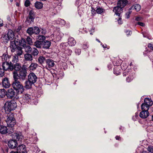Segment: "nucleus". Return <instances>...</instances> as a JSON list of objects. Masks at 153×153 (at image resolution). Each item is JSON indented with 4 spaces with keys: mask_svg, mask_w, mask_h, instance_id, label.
Returning <instances> with one entry per match:
<instances>
[{
    "mask_svg": "<svg viewBox=\"0 0 153 153\" xmlns=\"http://www.w3.org/2000/svg\"><path fill=\"white\" fill-rule=\"evenodd\" d=\"M26 40L27 43L30 45H32L33 44V43L32 41V39L29 36H27V37Z\"/></svg>",
    "mask_w": 153,
    "mask_h": 153,
    "instance_id": "nucleus-41",
    "label": "nucleus"
},
{
    "mask_svg": "<svg viewBox=\"0 0 153 153\" xmlns=\"http://www.w3.org/2000/svg\"><path fill=\"white\" fill-rule=\"evenodd\" d=\"M45 58L43 56H39L38 59V63L40 65H42L45 62L46 60Z\"/></svg>",
    "mask_w": 153,
    "mask_h": 153,
    "instance_id": "nucleus-29",
    "label": "nucleus"
},
{
    "mask_svg": "<svg viewBox=\"0 0 153 153\" xmlns=\"http://www.w3.org/2000/svg\"><path fill=\"white\" fill-rule=\"evenodd\" d=\"M9 129H8L7 127L1 125L0 126V133L2 134H4L7 133H9V130H8Z\"/></svg>",
    "mask_w": 153,
    "mask_h": 153,
    "instance_id": "nucleus-16",
    "label": "nucleus"
},
{
    "mask_svg": "<svg viewBox=\"0 0 153 153\" xmlns=\"http://www.w3.org/2000/svg\"><path fill=\"white\" fill-rule=\"evenodd\" d=\"M6 92V97L8 99H11L15 97L16 95V93L14 89L12 88L8 89Z\"/></svg>",
    "mask_w": 153,
    "mask_h": 153,
    "instance_id": "nucleus-6",
    "label": "nucleus"
},
{
    "mask_svg": "<svg viewBox=\"0 0 153 153\" xmlns=\"http://www.w3.org/2000/svg\"><path fill=\"white\" fill-rule=\"evenodd\" d=\"M105 10L104 9L100 7H97L96 10L97 13L99 14H100L102 13Z\"/></svg>",
    "mask_w": 153,
    "mask_h": 153,
    "instance_id": "nucleus-43",
    "label": "nucleus"
},
{
    "mask_svg": "<svg viewBox=\"0 0 153 153\" xmlns=\"http://www.w3.org/2000/svg\"><path fill=\"white\" fill-rule=\"evenodd\" d=\"M43 42L36 40L33 43V45L36 47L37 48L40 49L42 48Z\"/></svg>",
    "mask_w": 153,
    "mask_h": 153,
    "instance_id": "nucleus-19",
    "label": "nucleus"
},
{
    "mask_svg": "<svg viewBox=\"0 0 153 153\" xmlns=\"http://www.w3.org/2000/svg\"><path fill=\"white\" fill-rule=\"evenodd\" d=\"M149 113L147 111L142 110L140 114V117L142 119H145L147 118L149 115Z\"/></svg>",
    "mask_w": 153,
    "mask_h": 153,
    "instance_id": "nucleus-15",
    "label": "nucleus"
},
{
    "mask_svg": "<svg viewBox=\"0 0 153 153\" xmlns=\"http://www.w3.org/2000/svg\"><path fill=\"white\" fill-rule=\"evenodd\" d=\"M128 2L127 0H119L117 3V5L123 8L126 6Z\"/></svg>",
    "mask_w": 153,
    "mask_h": 153,
    "instance_id": "nucleus-17",
    "label": "nucleus"
},
{
    "mask_svg": "<svg viewBox=\"0 0 153 153\" xmlns=\"http://www.w3.org/2000/svg\"><path fill=\"white\" fill-rule=\"evenodd\" d=\"M25 59L26 61H32L33 60L32 55L30 53H26L24 55Z\"/></svg>",
    "mask_w": 153,
    "mask_h": 153,
    "instance_id": "nucleus-26",
    "label": "nucleus"
},
{
    "mask_svg": "<svg viewBox=\"0 0 153 153\" xmlns=\"http://www.w3.org/2000/svg\"><path fill=\"white\" fill-rule=\"evenodd\" d=\"M131 80V79L129 77H128L126 79V81L128 82H129Z\"/></svg>",
    "mask_w": 153,
    "mask_h": 153,
    "instance_id": "nucleus-61",
    "label": "nucleus"
},
{
    "mask_svg": "<svg viewBox=\"0 0 153 153\" xmlns=\"http://www.w3.org/2000/svg\"><path fill=\"white\" fill-rule=\"evenodd\" d=\"M114 73L116 75H120V67L116 66L114 69Z\"/></svg>",
    "mask_w": 153,
    "mask_h": 153,
    "instance_id": "nucleus-33",
    "label": "nucleus"
},
{
    "mask_svg": "<svg viewBox=\"0 0 153 153\" xmlns=\"http://www.w3.org/2000/svg\"><path fill=\"white\" fill-rule=\"evenodd\" d=\"M36 39L37 40H39L40 41L44 42L45 39V37L43 35H39L36 36Z\"/></svg>",
    "mask_w": 153,
    "mask_h": 153,
    "instance_id": "nucleus-40",
    "label": "nucleus"
},
{
    "mask_svg": "<svg viewBox=\"0 0 153 153\" xmlns=\"http://www.w3.org/2000/svg\"><path fill=\"white\" fill-rule=\"evenodd\" d=\"M72 52V50L69 49H68L65 51V53L67 54L68 55H71Z\"/></svg>",
    "mask_w": 153,
    "mask_h": 153,
    "instance_id": "nucleus-48",
    "label": "nucleus"
},
{
    "mask_svg": "<svg viewBox=\"0 0 153 153\" xmlns=\"http://www.w3.org/2000/svg\"><path fill=\"white\" fill-rule=\"evenodd\" d=\"M21 29L22 27L21 26H19L15 30V31L17 33H19L20 32Z\"/></svg>",
    "mask_w": 153,
    "mask_h": 153,
    "instance_id": "nucleus-54",
    "label": "nucleus"
},
{
    "mask_svg": "<svg viewBox=\"0 0 153 153\" xmlns=\"http://www.w3.org/2000/svg\"><path fill=\"white\" fill-rule=\"evenodd\" d=\"M75 53L78 55H79L81 53V50L79 49H76L75 51Z\"/></svg>",
    "mask_w": 153,
    "mask_h": 153,
    "instance_id": "nucleus-53",
    "label": "nucleus"
},
{
    "mask_svg": "<svg viewBox=\"0 0 153 153\" xmlns=\"http://www.w3.org/2000/svg\"><path fill=\"white\" fill-rule=\"evenodd\" d=\"M148 47L151 49L153 50V43H149L148 45Z\"/></svg>",
    "mask_w": 153,
    "mask_h": 153,
    "instance_id": "nucleus-57",
    "label": "nucleus"
},
{
    "mask_svg": "<svg viewBox=\"0 0 153 153\" xmlns=\"http://www.w3.org/2000/svg\"><path fill=\"white\" fill-rule=\"evenodd\" d=\"M17 107V104L14 101L11 100L6 102L3 107V109L6 113L8 114L10 111L15 109Z\"/></svg>",
    "mask_w": 153,
    "mask_h": 153,
    "instance_id": "nucleus-2",
    "label": "nucleus"
},
{
    "mask_svg": "<svg viewBox=\"0 0 153 153\" xmlns=\"http://www.w3.org/2000/svg\"><path fill=\"white\" fill-rule=\"evenodd\" d=\"M88 45L87 42L84 43L82 46V48L84 49H87L88 48Z\"/></svg>",
    "mask_w": 153,
    "mask_h": 153,
    "instance_id": "nucleus-50",
    "label": "nucleus"
},
{
    "mask_svg": "<svg viewBox=\"0 0 153 153\" xmlns=\"http://www.w3.org/2000/svg\"><path fill=\"white\" fill-rule=\"evenodd\" d=\"M39 52L38 50L36 48H33L32 49V51L30 53L31 54L32 56L34 57L37 56L39 54Z\"/></svg>",
    "mask_w": 153,
    "mask_h": 153,
    "instance_id": "nucleus-31",
    "label": "nucleus"
},
{
    "mask_svg": "<svg viewBox=\"0 0 153 153\" xmlns=\"http://www.w3.org/2000/svg\"><path fill=\"white\" fill-rule=\"evenodd\" d=\"M34 13L31 10L29 12L28 16L27 18L26 22L29 24H32L34 22Z\"/></svg>",
    "mask_w": 153,
    "mask_h": 153,
    "instance_id": "nucleus-8",
    "label": "nucleus"
},
{
    "mask_svg": "<svg viewBox=\"0 0 153 153\" xmlns=\"http://www.w3.org/2000/svg\"><path fill=\"white\" fill-rule=\"evenodd\" d=\"M113 11L114 12L115 14L119 16L122 11V8L117 5L114 7Z\"/></svg>",
    "mask_w": 153,
    "mask_h": 153,
    "instance_id": "nucleus-14",
    "label": "nucleus"
},
{
    "mask_svg": "<svg viewBox=\"0 0 153 153\" xmlns=\"http://www.w3.org/2000/svg\"><path fill=\"white\" fill-rule=\"evenodd\" d=\"M17 79H14V81L12 84L13 87L14 89L16 91L18 94H22L24 91V87L20 82L17 80Z\"/></svg>",
    "mask_w": 153,
    "mask_h": 153,
    "instance_id": "nucleus-4",
    "label": "nucleus"
},
{
    "mask_svg": "<svg viewBox=\"0 0 153 153\" xmlns=\"http://www.w3.org/2000/svg\"><path fill=\"white\" fill-rule=\"evenodd\" d=\"M23 66L22 68L19 71V74L16 71L13 72V75L14 79H18L21 78L25 79L27 73L26 68Z\"/></svg>",
    "mask_w": 153,
    "mask_h": 153,
    "instance_id": "nucleus-3",
    "label": "nucleus"
},
{
    "mask_svg": "<svg viewBox=\"0 0 153 153\" xmlns=\"http://www.w3.org/2000/svg\"><path fill=\"white\" fill-rule=\"evenodd\" d=\"M148 150L151 153H153V147L152 146H149L148 148Z\"/></svg>",
    "mask_w": 153,
    "mask_h": 153,
    "instance_id": "nucleus-52",
    "label": "nucleus"
},
{
    "mask_svg": "<svg viewBox=\"0 0 153 153\" xmlns=\"http://www.w3.org/2000/svg\"><path fill=\"white\" fill-rule=\"evenodd\" d=\"M34 84L29 81L28 79L25 81L24 83V87L26 89H29L32 88V85Z\"/></svg>",
    "mask_w": 153,
    "mask_h": 153,
    "instance_id": "nucleus-20",
    "label": "nucleus"
},
{
    "mask_svg": "<svg viewBox=\"0 0 153 153\" xmlns=\"http://www.w3.org/2000/svg\"><path fill=\"white\" fill-rule=\"evenodd\" d=\"M17 151L19 153H27L26 148V146L24 145H19L17 148Z\"/></svg>",
    "mask_w": 153,
    "mask_h": 153,
    "instance_id": "nucleus-12",
    "label": "nucleus"
},
{
    "mask_svg": "<svg viewBox=\"0 0 153 153\" xmlns=\"http://www.w3.org/2000/svg\"><path fill=\"white\" fill-rule=\"evenodd\" d=\"M131 72V69H127L123 73V76H126L127 75H128L129 73L130 72Z\"/></svg>",
    "mask_w": 153,
    "mask_h": 153,
    "instance_id": "nucleus-46",
    "label": "nucleus"
},
{
    "mask_svg": "<svg viewBox=\"0 0 153 153\" xmlns=\"http://www.w3.org/2000/svg\"><path fill=\"white\" fill-rule=\"evenodd\" d=\"M25 51L27 53H30L32 51V48L31 47L28 45H26L23 47Z\"/></svg>",
    "mask_w": 153,
    "mask_h": 153,
    "instance_id": "nucleus-28",
    "label": "nucleus"
},
{
    "mask_svg": "<svg viewBox=\"0 0 153 153\" xmlns=\"http://www.w3.org/2000/svg\"><path fill=\"white\" fill-rule=\"evenodd\" d=\"M131 11L130 10L126 13V18L128 19L130 17V15L131 13Z\"/></svg>",
    "mask_w": 153,
    "mask_h": 153,
    "instance_id": "nucleus-51",
    "label": "nucleus"
},
{
    "mask_svg": "<svg viewBox=\"0 0 153 153\" xmlns=\"http://www.w3.org/2000/svg\"><path fill=\"white\" fill-rule=\"evenodd\" d=\"M58 22H59V24L62 25H65V21L64 20L62 19H59L58 20Z\"/></svg>",
    "mask_w": 153,
    "mask_h": 153,
    "instance_id": "nucleus-45",
    "label": "nucleus"
},
{
    "mask_svg": "<svg viewBox=\"0 0 153 153\" xmlns=\"http://www.w3.org/2000/svg\"><path fill=\"white\" fill-rule=\"evenodd\" d=\"M3 26V23L2 21L0 19V26L1 27Z\"/></svg>",
    "mask_w": 153,
    "mask_h": 153,
    "instance_id": "nucleus-62",
    "label": "nucleus"
},
{
    "mask_svg": "<svg viewBox=\"0 0 153 153\" xmlns=\"http://www.w3.org/2000/svg\"><path fill=\"white\" fill-rule=\"evenodd\" d=\"M121 18H119V19L118 20V22L120 24H121L122 23V21H121L120 20Z\"/></svg>",
    "mask_w": 153,
    "mask_h": 153,
    "instance_id": "nucleus-64",
    "label": "nucleus"
},
{
    "mask_svg": "<svg viewBox=\"0 0 153 153\" xmlns=\"http://www.w3.org/2000/svg\"><path fill=\"white\" fill-rule=\"evenodd\" d=\"M30 4V2L29 1L27 0L25 1V6L26 7H28Z\"/></svg>",
    "mask_w": 153,
    "mask_h": 153,
    "instance_id": "nucleus-55",
    "label": "nucleus"
},
{
    "mask_svg": "<svg viewBox=\"0 0 153 153\" xmlns=\"http://www.w3.org/2000/svg\"><path fill=\"white\" fill-rule=\"evenodd\" d=\"M68 43L70 46H74L76 44V42L73 37H70L68 39Z\"/></svg>",
    "mask_w": 153,
    "mask_h": 153,
    "instance_id": "nucleus-22",
    "label": "nucleus"
},
{
    "mask_svg": "<svg viewBox=\"0 0 153 153\" xmlns=\"http://www.w3.org/2000/svg\"><path fill=\"white\" fill-rule=\"evenodd\" d=\"M7 118L6 121L7 126L10 128L9 129V133L10 134L14 132V126L16 124V120L14 117L13 114L12 113H10L7 115Z\"/></svg>",
    "mask_w": 153,
    "mask_h": 153,
    "instance_id": "nucleus-1",
    "label": "nucleus"
},
{
    "mask_svg": "<svg viewBox=\"0 0 153 153\" xmlns=\"http://www.w3.org/2000/svg\"><path fill=\"white\" fill-rule=\"evenodd\" d=\"M115 138L117 140H121V138L120 136H117Z\"/></svg>",
    "mask_w": 153,
    "mask_h": 153,
    "instance_id": "nucleus-60",
    "label": "nucleus"
},
{
    "mask_svg": "<svg viewBox=\"0 0 153 153\" xmlns=\"http://www.w3.org/2000/svg\"><path fill=\"white\" fill-rule=\"evenodd\" d=\"M140 18L139 17H137L136 18L135 20L137 21H139L141 20Z\"/></svg>",
    "mask_w": 153,
    "mask_h": 153,
    "instance_id": "nucleus-63",
    "label": "nucleus"
},
{
    "mask_svg": "<svg viewBox=\"0 0 153 153\" xmlns=\"http://www.w3.org/2000/svg\"><path fill=\"white\" fill-rule=\"evenodd\" d=\"M31 96L30 95L28 94H26L23 96V99L27 101L26 102H29L30 100V98H31Z\"/></svg>",
    "mask_w": 153,
    "mask_h": 153,
    "instance_id": "nucleus-39",
    "label": "nucleus"
},
{
    "mask_svg": "<svg viewBox=\"0 0 153 153\" xmlns=\"http://www.w3.org/2000/svg\"><path fill=\"white\" fill-rule=\"evenodd\" d=\"M13 136H14V139L19 141H21L24 138V136L21 132H17L14 133Z\"/></svg>",
    "mask_w": 153,
    "mask_h": 153,
    "instance_id": "nucleus-11",
    "label": "nucleus"
},
{
    "mask_svg": "<svg viewBox=\"0 0 153 153\" xmlns=\"http://www.w3.org/2000/svg\"><path fill=\"white\" fill-rule=\"evenodd\" d=\"M137 23L139 25L142 26H145V24L143 22H138Z\"/></svg>",
    "mask_w": 153,
    "mask_h": 153,
    "instance_id": "nucleus-58",
    "label": "nucleus"
},
{
    "mask_svg": "<svg viewBox=\"0 0 153 153\" xmlns=\"http://www.w3.org/2000/svg\"><path fill=\"white\" fill-rule=\"evenodd\" d=\"M18 58L19 57L15 55L14 56H13L12 60V62L13 63H17V62L19 60Z\"/></svg>",
    "mask_w": 153,
    "mask_h": 153,
    "instance_id": "nucleus-44",
    "label": "nucleus"
},
{
    "mask_svg": "<svg viewBox=\"0 0 153 153\" xmlns=\"http://www.w3.org/2000/svg\"><path fill=\"white\" fill-rule=\"evenodd\" d=\"M2 67L3 69L5 71H12L13 69V64L11 62L9 63L7 62H3L2 64Z\"/></svg>",
    "mask_w": 153,
    "mask_h": 153,
    "instance_id": "nucleus-7",
    "label": "nucleus"
},
{
    "mask_svg": "<svg viewBox=\"0 0 153 153\" xmlns=\"http://www.w3.org/2000/svg\"><path fill=\"white\" fill-rule=\"evenodd\" d=\"M15 55L19 57L21 56L22 53V48L20 47H18L17 49L14 51Z\"/></svg>",
    "mask_w": 153,
    "mask_h": 153,
    "instance_id": "nucleus-25",
    "label": "nucleus"
},
{
    "mask_svg": "<svg viewBox=\"0 0 153 153\" xmlns=\"http://www.w3.org/2000/svg\"><path fill=\"white\" fill-rule=\"evenodd\" d=\"M42 48L45 49H48L51 45V42L49 41L46 40L43 42Z\"/></svg>",
    "mask_w": 153,
    "mask_h": 153,
    "instance_id": "nucleus-24",
    "label": "nucleus"
},
{
    "mask_svg": "<svg viewBox=\"0 0 153 153\" xmlns=\"http://www.w3.org/2000/svg\"><path fill=\"white\" fill-rule=\"evenodd\" d=\"M2 40L3 42L5 43L8 42L9 40H10L6 34H4L2 37Z\"/></svg>",
    "mask_w": 153,
    "mask_h": 153,
    "instance_id": "nucleus-42",
    "label": "nucleus"
},
{
    "mask_svg": "<svg viewBox=\"0 0 153 153\" xmlns=\"http://www.w3.org/2000/svg\"><path fill=\"white\" fill-rule=\"evenodd\" d=\"M8 145L9 148L14 149L16 147L17 145V142L15 139L11 140L9 141Z\"/></svg>",
    "mask_w": 153,
    "mask_h": 153,
    "instance_id": "nucleus-10",
    "label": "nucleus"
},
{
    "mask_svg": "<svg viewBox=\"0 0 153 153\" xmlns=\"http://www.w3.org/2000/svg\"><path fill=\"white\" fill-rule=\"evenodd\" d=\"M6 92L4 89H0V98H3L6 96Z\"/></svg>",
    "mask_w": 153,
    "mask_h": 153,
    "instance_id": "nucleus-36",
    "label": "nucleus"
},
{
    "mask_svg": "<svg viewBox=\"0 0 153 153\" xmlns=\"http://www.w3.org/2000/svg\"><path fill=\"white\" fill-rule=\"evenodd\" d=\"M126 33L127 36L131 35V31L129 30H126Z\"/></svg>",
    "mask_w": 153,
    "mask_h": 153,
    "instance_id": "nucleus-59",
    "label": "nucleus"
},
{
    "mask_svg": "<svg viewBox=\"0 0 153 153\" xmlns=\"http://www.w3.org/2000/svg\"><path fill=\"white\" fill-rule=\"evenodd\" d=\"M40 32L39 28L37 27H29L27 29L26 32L30 36L33 34L37 35L39 34Z\"/></svg>",
    "mask_w": 153,
    "mask_h": 153,
    "instance_id": "nucleus-5",
    "label": "nucleus"
},
{
    "mask_svg": "<svg viewBox=\"0 0 153 153\" xmlns=\"http://www.w3.org/2000/svg\"><path fill=\"white\" fill-rule=\"evenodd\" d=\"M4 69L0 68V76L2 77L4 75Z\"/></svg>",
    "mask_w": 153,
    "mask_h": 153,
    "instance_id": "nucleus-49",
    "label": "nucleus"
},
{
    "mask_svg": "<svg viewBox=\"0 0 153 153\" xmlns=\"http://www.w3.org/2000/svg\"><path fill=\"white\" fill-rule=\"evenodd\" d=\"M8 38L11 40H12L14 36V34L13 32L11 30H9L7 32V34H6Z\"/></svg>",
    "mask_w": 153,
    "mask_h": 153,
    "instance_id": "nucleus-30",
    "label": "nucleus"
},
{
    "mask_svg": "<svg viewBox=\"0 0 153 153\" xmlns=\"http://www.w3.org/2000/svg\"><path fill=\"white\" fill-rule=\"evenodd\" d=\"M10 47L12 52H14L18 47L14 42H11V43Z\"/></svg>",
    "mask_w": 153,
    "mask_h": 153,
    "instance_id": "nucleus-32",
    "label": "nucleus"
},
{
    "mask_svg": "<svg viewBox=\"0 0 153 153\" xmlns=\"http://www.w3.org/2000/svg\"><path fill=\"white\" fill-rule=\"evenodd\" d=\"M2 84L3 87L5 88H8L10 87V84L7 78L5 77L3 79L2 81Z\"/></svg>",
    "mask_w": 153,
    "mask_h": 153,
    "instance_id": "nucleus-13",
    "label": "nucleus"
},
{
    "mask_svg": "<svg viewBox=\"0 0 153 153\" xmlns=\"http://www.w3.org/2000/svg\"><path fill=\"white\" fill-rule=\"evenodd\" d=\"M35 7L37 9H41L43 7V4L41 2L36 1L35 3Z\"/></svg>",
    "mask_w": 153,
    "mask_h": 153,
    "instance_id": "nucleus-35",
    "label": "nucleus"
},
{
    "mask_svg": "<svg viewBox=\"0 0 153 153\" xmlns=\"http://www.w3.org/2000/svg\"><path fill=\"white\" fill-rule=\"evenodd\" d=\"M19 44L23 47L26 45V42L25 39L23 38H21L20 40H19Z\"/></svg>",
    "mask_w": 153,
    "mask_h": 153,
    "instance_id": "nucleus-37",
    "label": "nucleus"
},
{
    "mask_svg": "<svg viewBox=\"0 0 153 153\" xmlns=\"http://www.w3.org/2000/svg\"><path fill=\"white\" fill-rule=\"evenodd\" d=\"M138 113L137 112L132 117V120L134 121L136 120L138 117Z\"/></svg>",
    "mask_w": 153,
    "mask_h": 153,
    "instance_id": "nucleus-47",
    "label": "nucleus"
},
{
    "mask_svg": "<svg viewBox=\"0 0 153 153\" xmlns=\"http://www.w3.org/2000/svg\"><path fill=\"white\" fill-rule=\"evenodd\" d=\"M149 106L147 105H146L144 103H143L141 105V108L142 110L148 111L149 108Z\"/></svg>",
    "mask_w": 153,
    "mask_h": 153,
    "instance_id": "nucleus-38",
    "label": "nucleus"
},
{
    "mask_svg": "<svg viewBox=\"0 0 153 153\" xmlns=\"http://www.w3.org/2000/svg\"><path fill=\"white\" fill-rule=\"evenodd\" d=\"M141 8L140 5L137 4H135L133 5L131 7L129 8V10H134L137 12L140 11Z\"/></svg>",
    "mask_w": 153,
    "mask_h": 153,
    "instance_id": "nucleus-23",
    "label": "nucleus"
},
{
    "mask_svg": "<svg viewBox=\"0 0 153 153\" xmlns=\"http://www.w3.org/2000/svg\"><path fill=\"white\" fill-rule=\"evenodd\" d=\"M41 29V33L44 35H45L46 32L45 29H43L42 28Z\"/></svg>",
    "mask_w": 153,
    "mask_h": 153,
    "instance_id": "nucleus-56",
    "label": "nucleus"
},
{
    "mask_svg": "<svg viewBox=\"0 0 153 153\" xmlns=\"http://www.w3.org/2000/svg\"><path fill=\"white\" fill-rule=\"evenodd\" d=\"M46 63L47 66H48V67L49 68L53 67L55 65L53 60L50 59H47L46 60Z\"/></svg>",
    "mask_w": 153,
    "mask_h": 153,
    "instance_id": "nucleus-18",
    "label": "nucleus"
},
{
    "mask_svg": "<svg viewBox=\"0 0 153 153\" xmlns=\"http://www.w3.org/2000/svg\"><path fill=\"white\" fill-rule=\"evenodd\" d=\"M144 103L146 104L149 107L151 106L153 104V102L151 99L147 98L144 99Z\"/></svg>",
    "mask_w": 153,
    "mask_h": 153,
    "instance_id": "nucleus-27",
    "label": "nucleus"
},
{
    "mask_svg": "<svg viewBox=\"0 0 153 153\" xmlns=\"http://www.w3.org/2000/svg\"><path fill=\"white\" fill-rule=\"evenodd\" d=\"M38 66V65L37 63L35 62H32L28 68L30 71H34L37 68Z\"/></svg>",
    "mask_w": 153,
    "mask_h": 153,
    "instance_id": "nucleus-21",
    "label": "nucleus"
},
{
    "mask_svg": "<svg viewBox=\"0 0 153 153\" xmlns=\"http://www.w3.org/2000/svg\"><path fill=\"white\" fill-rule=\"evenodd\" d=\"M13 68L16 72L19 71L22 68L20 64L19 63H16L13 65Z\"/></svg>",
    "mask_w": 153,
    "mask_h": 153,
    "instance_id": "nucleus-34",
    "label": "nucleus"
},
{
    "mask_svg": "<svg viewBox=\"0 0 153 153\" xmlns=\"http://www.w3.org/2000/svg\"><path fill=\"white\" fill-rule=\"evenodd\" d=\"M37 77L36 75L33 73H30L28 76V80L34 84L37 81Z\"/></svg>",
    "mask_w": 153,
    "mask_h": 153,
    "instance_id": "nucleus-9",
    "label": "nucleus"
}]
</instances>
